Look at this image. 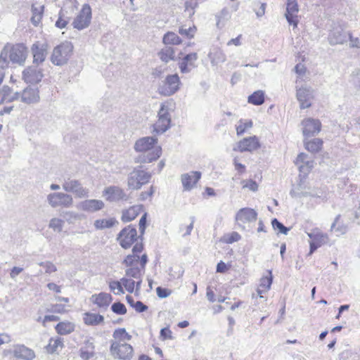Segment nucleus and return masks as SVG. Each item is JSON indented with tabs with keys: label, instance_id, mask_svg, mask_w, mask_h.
Segmentation results:
<instances>
[{
	"label": "nucleus",
	"instance_id": "f257e3e1",
	"mask_svg": "<svg viewBox=\"0 0 360 360\" xmlns=\"http://www.w3.org/2000/svg\"><path fill=\"white\" fill-rule=\"evenodd\" d=\"M131 339L125 328L115 329L110 341V352L113 358L120 360H131L134 356V349L128 343Z\"/></svg>",
	"mask_w": 360,
	"mask_h": 360
},
{
	"label": "nucleus",
	"instance_id": "f03ea898",
	"mask_svg": "<svg viewBox=\"0 0 360 360\" xmlns=\"http://www.w3.org/2000/svg\"><path fill=\"white\" fill-rule=\"evenodd\" d=\"M134 148L140 155L136 162L149 163L158 160L162 154V148L158 145V139L154 136H145L136 141Z\"/></svg>",
	"mask_w": 360,
	"mask_h": 360
},
{
	"label": "nucleus",
	"instance_id": "7ed1b4c3",
	"mask_svg": "<svg viewBox=\"0 0 360 360\" xmlns=\"http://www.w3.org/2000/svg\"><path fill=\"white\" fill-rule=\"evenodd\" d=\"M73 51V46L70 41H64L55 46L51 52V62L57 66L65 65Z\"/></svg>",
	"mask_w": 360,
	"mask_h": 360
},
{
	"label": "nucleus",
	"instance_id": "20e7f679",
	"mask_svg": "<svg viewBox=\"0 0 360 360\" xmlns=\"http://www.w3.org/2000/svg\"><path fill=\"white\" fill-rule=\"evenodd\" d=\"M171 103L164 102L160 105V108L158 113V120L153 124V131L159 134L165 132L169 127L171 124Z\"/></svg>",
	"mask_w": 360,
	"mask_h": 360
},
{
	"label": "nucleus",
	"instance_id": "39448f33",
	"mask_svg": "<svg viewBox=\"0 0 360 360\" xmlns=\"http://www.w3.org/2000/svg\"><path fill=\"white\" fill-rule=\"evenodd\" d=\"M181 82L177 74L169 75L158 85V92L164 96H170L180 89Z\"/></svg>",
	"mask_w": 360,
	"mask_h": 360
},
{
	"label": "nucleus",
	"instance_id": "423d86ee",
	"mask_svg": "<svg viewBox=\"0 0 360 360\" xmlns=\"http://www.w3.org/2000/svg\"><path fill=\"white\" fill-rule=\"evenodd\" d=\"M151 174L140 169H134L127 177L129 189L139 190L143 185L149 182Z\"/></svg>",
	"mask_w": 360,
	"mask_h": 360
},
{
	"label": "nucleus",
	"instance_id": "0eeeda50",
	"mask_svg": "<svg viewBox=\"0 0 360 360\" xmlns=\"http://www.w3.org/2000/svg\"><path fill=\"white\" fill-rule=\"evenodd\" d=\"M46 202L52 208L70 207L73 204L72 195L62 192L51 193L46 196Z\"/></svg>",
	"mask_w": 360,
	"mask_h": 360
},
{
	"label": "nucleus",
	"instance_id": "6e6552de",
	"mask_svg": "<svg viewBox=\"0 0 360 360\" xmlns=\"http://www.w3.org/2000/svg\"><path fill=\"white\" fill-rule=\"evenodd\" d=\"M309 238L310 250L309 255H312L315 250L323 245L328 243L329 237L328 234L322 232L319 229L315 228L311 232L307 233Z\"/></svg>",
	"mask_w": 360,
	"mask_h": 360
},
{
	"label": "nucleus",
	"instance_id": "1a4fd4ad",
	"mask_svg": "<svg viewBox=\"0 0 360 360\" xmlns=\"http://www.w3.org/2000/svg\"><path fill=\"white\" fill-rule=\"evenodd\" d=\"M117 239L122 248H129L137 240L136 229L131 226H128L120 232Z\"/></svg>",
	"mask_w": 360,
	"mask_h": 360
},
{
	"label": "nucleus",
	"instance_id": "9d476101",
	"mask_svg": "<svg viewBox=\"0 0 360 360\" xmlns=\"http://www.w3.org/2000/svg\"><path fill=\"white\" fill-rule=\"evenodd\" d=\"M91 20V8L88 4H84L72 22L73 27L82 30L90 25Z\"/></svg>",
	"mask_w": 360,
	"mask_h": 360
},
{
	"label": "nucleus",
	"instance_id": "9b49d317",
	"mask_svg": "<svg viewBox=\"0 0 360 360\" xmlns=\"http://www.w3.org/2000/svg\"><path fill=\"white\" fill-rule=\"evenodd\" d=\"M257 218V212L252 208L244 207L240 209L235 217L237 225L242 229H245V224L255 221Z\"/></svg>",
	"mask_w": 360,
	"mask_h": 360
},
{
	"label": "nucleus",
	"instance_id": "f8f14e48",
	"mask_svg": "<svg viewBox=\"0 0 360 360\" xmlns=\"http://www.w3.org/2000/svg\"><path fill=\"white\" fill-rule=\"evenodd\" d=\"M301 124L302 134L305 139L318 134L321 129V123L318 119L305 118L302 121Z\"/></svg>",
	"mask_w": 360,
	"mask_h": 360
},
{
	"label": "nucleus",
	"instance_id": "ddd939ff",
	"mask_svg": "<svg viewBox=\"0 0 360 360\" xmlns=\"http://www.w3.org/2000/svg\"><path fill=\"white\" fill-rule=\"evenodd\" d=\"M63 188L66 192L72 193L78 198L89 196V190L84 187L81 183L75 179L65 180L63 184Z\"/></svg>",
	"mask_w": 360,
	"mask_h": 360
},
{
	"label": "nucleus",
	"instance_id": "4468645a",
	"mask_svg": "<svg viewBox=\"0 0 360 360\" xmlns=\"http://www.w3.org/2000/svg\"><path fill=\"white\" fill-rule=\"evenodd\" d=\"M33 57V64L39 65L42 64L48 54V44L40 41L34 42L30 48Z\"/></svg>",
	"mask_w": 360,
	"mask_h": 360
},
{
	"label": "nucleus",
	"instance_id": "2eb2a0df",
	"mask_svg": "<svg viewBox=\"0 0 360 360\" xmlns=\"http://www.w3.org/2000/svg\"><path fill=\"white\" fill-rule=\"evenodd\" d=\"M43 77V69L34 64L26 68L22 72V79L26 83L37 84L41 81Z\"/></svg>",
	"mask_w": 360,
	"mask_h": 360
},
{
	"label": "nucleus",
	"instance_id": "dca6fc26",
	"mask_svg": "<svg viewBox=\"0 0 360 360\" xmlns=\"http://www.w3.org/2000/svg\"><path fill=\"white\" fill-rule=\"evenodd\" d=\"M27 53V47L22 44H15L8 49L10 60L19 65H22L25 63Z\"/></svg>",
	"mask_w": 360,
	"mask_h": 360
},
{
	"label": "nucleus",
	"instance_id": "f3484780",
	"mask_svg": "<svg viewBox=\"0 0 360 360\" xmlns=\"http://www.w3.org/2000/svg\"><path fill=\"white\" fill-rule=\"evenodd\" d=\"M105 203L101 200L86 199L78 202L76 205L77 210L88 213H94L103 210Z\"/></svg>",
	"mask_w": 360,
	"mask_h": 360
},
{
	"label": "nucleus",
	"instance_id": "a211bd4d",
	"mask_svg": "<svg viewBox=\"0 0 360 360\" xmlns=\"http://www.w3.org/2000/svg\"><path fill=\"white\" fill-rule=\"evenodd\" d=\"M297 99L300 102V106L302 109L308 108L311 105L314 99V90L309 86H304L297 89Z\"/></svg>",
	"mask_w": 360,
	"mask_h": 360
},
{
	"label": "nucleus",
	"instance_id": "6ab92c4d",
	"mask_svg": "<svg viewBox=\"0 0 360 360\" xmlns=\"http://www.w3.org/2000/svg\"><path fill=\"white\" fill-rule=\"evenodd\" d=\"M260 147L259 139L256 136L244 138L237 143V147L233 148L234 150L240 152H252Z\"/></svg>",
	"mask_w": 360,
	"mask_h": 360
},
{
	"label": "nucleus",
	"instance_id": "aec40b11",
	"mask_svg": "<svg viewBox=\"0 0 360 360\" xmlns=\"http://www.w3.org/2000/svg\"><path fill=\"white\" fill-rule=\"evenodd\" d=\"M299 6L297 0H288L286 4V13L285 16L288 22L297 27L298 20Z\"/></svg>",
	"mask_w": 360,
	"mask_h": 360
},
{
	"label": "nucleus",
	"instance_id": "412c9836",
	"mask_svg": "<svg viewBox=\"0 0 360 360\" xmlns=\"http://www.w3.org/2000/svg\"><path fill=\"white\" fill-rule=\"evenodd\" d=\"M200 177L201 173L196 171H191L181 174V181L184 191H189L192 190L196 186Z\"/></svg>",
	"mask_w": 360,
	"mask_h": 360
},
{
	"label": "nucleus",
	"instance_id": "4be33fe9",
	"mask_svg": "<svg viewBox=\"0 0 360 360\" xmlns=\"http://www.w3.org/2000/svg\"><path fill=\"white\" fill-rule=\"evenodd\" d=\"M103 195L105 198L106 200L110 202H115L127 199V195L124 190L115 186H111L105 188L103 191Z\"/></svg>",
	"mask_w": 360,
	"mask_h": 360
},
{
	"label": "nucleus",
	"instance_id": "5701e85b",
	"mask_svg": "<svg viewBox=\"0 0 360 360\" xmlns=\"http://www.w3.org/2000/svg\"><path fill=\"white\" fill-rule=\"evenodd\" d=\"M90 301L101 310H106L112 301V297L110 293L101 292L92 295Z\"/></svg>",
	"mask_w": 360,
	"mask_h": 360
},
{
	"label": "nucleus",
	"instance_id": "b1692460",
	"mask_svg": "<svg viewBox=\"0 0 360 360\" xmlns=\"http://www.w3.org/2000/svg\"><path fill=\"white\" fill-rule=\"evenodd\" d=\"M20 101L25 104L37 103L40 100L39 91L37 88L27 87L20 93Z\"/></svg>",
	"mask_w": 360,
	"mask_h": 360
},
{
	"label": "nucleus",
	"instance_id": "393cba45",
	"mask_svg": "<svg viewBox=\"0 0 360 360\" xmlns=\"http://www.w3.org/2000/svg\"><path fill=\"white\" fill-rule=\"evenodd\" d=\"M198 59L196 53H191L185 56L179 63V68L181 73H188L195 68V63Z\"/></svg>",
	"mask_w": 360,
	"mask_h": 360
},
{
	"label": "nucleus",
	"instance_id": "a878e982",
	"mask_svg": "<svg viewBox=\"0 0 360 360\" xmlns=\"http://www.w3.org/2000/svg\"><path fill=\"white\" fill-rule=\"evenodd\" d=\"M13 354L15 358L22 360H33L36 356L34 352L24 345H15Z\"/></svg>",
	"mask_w": 360,
	"mask_h": 360
},
{
	"label": "nucleus",
	"instance_id": "bb28decb",
	"mask_svg": "<svg viewBox=\"0 0 360 360\" xmlns=\"http://www.w3.org/2000/svg\"><path fill=\"white\" fill-rule=\"evenodd\" d=\"M295 164L301 172L307 174L314 167V162L309 159L307 154L301 153L296 158Z\"/></svg>",
	"mask_w": 360,
	"mask_h": 360
},
{
	"label": "nucleus",
	"instance_id": "cd10ccee",
	"mask_svg": "<svg viewBox=\"0 0 360 360\" xmlns=\"http://www.w3.org/2000/svg\"><path fill=\"white\" fill-rule=\"evenodd\" d=\"M349 33L344 32L341 28L334 29L328 36L330 45L342 44L348 39Z\"/></svg>",
	"mask_w": 360,
	"mask_h": 360
},
{
	"label": "nucleus",
	"instance_id": "c85d7f7f",
	"mask_svg": "<svg viewBox=\"0 0 360 360\" xmlns=\"http://www.w3.org/2000/svg\"><path fill=\"white\" fill-rule=\"evenodd\" d=\"M143 245L142 243H136L132 249L133 254L128 255L124 263L127 266H136L137 264L139 262V255L143 250Z\"/></svg>",
	"mask_w": 360,
	"mask_h": 360
},
{
	"label": "nucleus",
	"instance_id": "c756f323",
	"mask_svg": "<svg viewBox=\"0 0 360 360\" xmlns=\"http://www.w3.org/2000/svg\"><path fill=\"white\" fill-rule=\"evenodd\" d=\"M290 195L292 198H302L308 195L319 198L321 197V195H319L318 193H314L307 191L302 181H300V182L297 185L293 186L290 192Z\"/></svg>",
	"mask_w": 360,
	"mask_h": 360
},
{
	"label": "nucleus",
	"instance_id": "7c9ffc66",
	"mask_svg": "<svg viewBox=\"0 0 360 360\" xmlns=\"http://www.w3.org/2000/svg\"><path fill=\"white\" fill-rule=\"evenodd\" d=\"M142 205H136L122 212V220L124 222H129L134 220L138 214L143 211Z\"/></svg>",
	"mask_w": 360,
	"mask_h": 360
},
{
	"label": "nucleus",
	"instance_id": "2f4dec72",
	"mask_svg": "<svg viewBox=\"0 0 360 360\" xmlns=\"http://www.w3.org/2000/svg\"><path fill=\"white\" fill-rule=\"evenodd\" d=\"M94 345L89 340L84 342V345L79 349V356L83 360H89L94 356Z\"/></svg>",
	"mask_w": 360,
	"mask_h": 360
},
{
	"label": "nucleus",
	"instance_id": "473e14b6",
	"mask_svg": "<svg viewBox=\"0 0 360 360\" xmlns=\"http://www.w3.org/2000/svg\"><path fill=\"white\" fill-rule=\"evenodd\" d=\"M44 6L39 4H33L32 6L31 22L34 26H37L41 21L44 14Z\"/></svg>",
	"mask_w": 360,
	"mask_h": 360
},
{
	"label": "nucleus",
	"instance_id": "72a5a7b5",
	"mask_svg": "<svg viewBox=\"0 0 360 360\" xmlns=\"http://www.w3.org/2000/svg\"><path fill=\"white\" fill-rule=\"evenodd\" d=\"M83 321L86 325L94 326L103 323L104 317L98 314L86 312L83 315Z\"/></svg>",
	"mask_w": 360,
	"mask_h": 360
},
{
	"label": "nucleus",
	"instance_id": "f704fd0d",
	"mask_svg": "<svg viewBox=\"0 0 360 360\" xmlns=\"http://www.w3.org/2000/svg\"><path fill=\"white\" fill-rule=\"evenodd\" d=\"M304 146L306 150L311 153H316L321 150L323 146V141L321 139L316 138L309 141L304 139Z\"/></svg>",
	"mask_w": 360,
	"mask_h": 360
},
{
	"label": "nucleus",
	"instance_id": "c9c22d12",
	"mask_svg": "<svg viewBox=\"0 0 360 360\" xmlns=\"http://www.w3.org/2000/svg\"><path fill=\"white\" fill-rule=\"evenodd\" d=\"M340 218L341 216L340 214L338 215L330 226V231H335L337 233V236L345 234L348 230L347 226L340 221Z\"/></svg>",
	"mask_w": 360,
	"mask_h": 360
},
{
	"label": "nucleus",
	"instance_id": "e433bc0d",
	"mask_svg": "<svg viewBox=\"0 0 360 360\" xmlns=\"http://www.w3.org/2000/svg\"><path fill=\"white\" fill-rule=\"evenodd\" d=\"M1 100L0 103L4 102H12L15 100H18L20 98V93L19 92H12V90L10 87L7 86H4L1 91Z\"/></svg>",
	"mask_w": 360,
	"mask_h": 360
},
{
	"label": "nucleus",
	"instance_id": "4c0bfd02",
	"mask_svg": "<svg viewBox=\"0 0 360 360\" xmlns=\"http://www.w3.org/2000/svg\"><path fill=\"white\" fill-rule=\"evenodd\" d=\"M117 224L115 218L98 219L94 221V226L96 230H103L114 226Z\"/></svg>",
	"mask_w": 360,
	"mask_h": 360
},
{
	"label": "nucleus",
	"instance_id": "58836bf2",
	"mask_svg": "<svg viewBox=\"0 0 360 360\" xmlns=\"http://www.w3.org/2000/svg\"><path fill=\"white\" fill-rule=\"evenodd\" d=\"M160 60L165 63L175 60V50L171 46H165L158 53Z\"/></svg>",
	"mask_w": 360,
	"mask_h": 360
},
{
	"label": "nucleus",
	"instance_id": "ea45409f",
	"mask_svg": "<svg viewBox=\"0 0 360 360\" xmlns=\"http://www.w3.org/2000/svg\"><path fill=\"white\" fill-rule=\"evenodd\" d=\"M264 95L262 90H257L248 96V102L255 105H260L264 103Z\"/></svg>",
	"mask_w": 360,
	"mask_h": 360
},
{
	"label": "nucleus",
	"instance_id": "a19ab883",
	"mask_svg": "<svg viewBox=\"0 0 360 360\" xmlns=\"http://www.w3.org/2000/svg\"><path fill=\"white\" fill-rule=\"evenodd\" d=\"M63 347V341L61 338H51L49 340V342L46 346V351L49 353H54L58 351V349H62Z\"/></svg>",
	"mask_w": 360,
	"mask_h": 360
},
{
	"label": "nucleus",
	"instance_id": "79ce46f5",
	"mask_svg": "<svg viewBox=\"0 0 360 360\" xmlns=\"http://www.w3.org/2000/svg\"><path fill=\"white\" fill-rule=\"evenodd\" d=\"M212 65H217L226 60L224 53L219 49H215L211 51L208 55Z\"/></svg>",
	"mask_w": 360,
	"mask_h": 360
},
{
	"label": "nucleus",
	"instance_id": "37998d69",
	"mask_svg": "<svg viewBox=\"0 0 360 360\" xmlns=\"http://www.w3.org/2000/svg\"><path fill=\"white\" fill-rule=\"evenodd\" d=\"M75 330V325L71 322H60L56 326V330L60 335H68Z\"/></svg>",
	"mask_w": 360,
	"mask_h": 360
},
{
	"label": "nucleus",
	"instance_id": "c03bdc74",
	"mask_svg": "<svg viewBox=\"0 0 360 360\" xmlns=\"http://www.w3.org/2000/svg\"><path fill=\"white\" fill-rule=\"evenodd\" d=\"M253 123L251 120H240L236 125V134L240 136L244 134L247 130L252 127Z\"/></svg>",
	"mask_w": 360,
	"mask_h": 360
},
{
	"label": "nucleus",
	"instance_id": "a18cd8bd",
	"mask_svg": "<svg viewBox=\"0 0 360 360\" xmlns=\"http://www.w3.org/2000/svg\"><path fill=\"white\" fill-rule=\"evenodd\" d=\"M162 41L166 45H178L181 43V39L176 34L169 32L164 35Z\"/></svg>",
	"mask_w": 360,
	"mask_h": 360
},
{
	"label": "nucleus",
	"instance_id": "49530a36",
	"mask_svg": "<svg viewBox=\"0 0 360 360\" xmlns=\"http://www.w3.org/2000/svg\"><path fill=\"white\" fill-rule=\"evenodd\" d=\"M273 281V276L271 271H268V275L264 276L259 281L258 288L263 289V291H269Z\"/></svg>",
	"mask_w": 360,
	"mask_h": 360
},
{
	"label": "nucleus",
	"instance_id": "de8ad7c7",
	"mask_svg": "<svg viewBox=\"0 0 360 360\" xmlns=\"http://www.w3.org/2000/svg\"><path fill=\"white\" fill-rule=\"evenodd\" d=\"M65 224L64 220L60 218L53 217L51 218L49 223V227L53 231L60 233L63 231Z\"/></svg>",
	"mask_w": 360,
	"mask_h": 360
},
{
	"label": "nucleus",
	"instance_id": "09e8293b",
	"mask_svg": "<svg viewBox=\"0 0 360 360\" xmlns=\"http://www.w3.org/2000/svg\"><path fill=\"white\" fill-rule=\"evenodd\" d=\"M122 285L121 280L120 281H111L109 282V288L115 295H120L124 293Z\"/></svg>",
	"mask_w": 360,
	"mask_h": 360
},
{
	"label": "nucleus",
	"instance_id": "8fccbe9b",
	"mask_svg": "<svg viewBox=\"0 0 360 360\" xmlns=\"http://www.w3.org/2000/svg\"><path fill=\"white\" fill-rule=\"evenodd\" d=\"M241 239V236L236 231L224 235L221 240L225 243L231 244Z\"/></svg>",
	"mask_w": 360,
	"mask_h": 360
},
{
	"label": "nucleus",
	"instance_id": "3c124183",
	"mask_svg": "<svg viewBox=\"0 0 360 360\" xmlns=\"http://www.w3.org/2000/svg\"><path fill=\"white\" fill-rule=\"evenodd\" d=\"M196 5H197L196 2L193 0L186 1L185 4H184V7H185L184 12L188 17L191 18V16H193L194 15L195 7L196 6Z\"/></svg>",
	"mask_w": 360,
	"mask_h": 360
},
{
	"label": "nucleus",
	"instance_id": "603ef678",
	"mask_svg": "<svg viewBox=\"0 0 360 360\" xmlns=\"http://www.w3.org/2000/svg\"><path fill=\"white\" fill-rule=\"evenodd\" d=\"M125 274L128 278H140V277H141V269L137 266H129V268L126 270Z\"/></svg>",
	"mask_w": 360,
	"mask_h": 360
},
{
	"label": "nucleus",
	"instance_id": "864d4df0",
	"mask_svg": "<svg viewBox=\"0 0 360 360\" xmlns=\"http://www.w3.org/2000/svg\"><path fill=\"white\" fill-rule=\"evenodd\" d=\"M69 22V18L67 17L63 10H60L59 14H58V18L56 22V26L58 28L63 29L65 27V26L68 25Z\"/></svg>",
	"mask_w": 360,
	"mask_h": 360
},
{
	"label": "nucleus",
	"instance_id": "5fc2aeb1",
	"mask_svg": "<svg viewBox=\"0 0 360 360\" xmlns=\"http://www.w3.org/2000/svg\"><path fill=\"white\" fill-rule=\"evenodd\" d=\"M121 281L127 292L129 293L134 292L135 290V281L127 277L121 278Z\"/></svg>",
	"mask_w": 360,
	"mask_h": 360
},
{
	"label": "nucleus",
	"instance_id": "6e6d98bb",
	"mask_svg": "<svg viewBox=\"0 0 360 360\" xmlns=\"http://www.w3.org/2000/svg\"><path fill=\"white\" fill-rule=\"evenodd\" d=\"M111 309L115 314L119 315H124L127 313L125 305L120 302L112 304Z\"/></svg>",
	"mask_w": 360,
	"mask_h": 360
},
{
	"label": "nucleus",
	"instance_id": "4d7b16f0",
	"mask_svg": "<svg viewBox=\"0 0 360 360\" xmlns=\"http://www.w3.org/2000/svg\"><path fill=\"white\" fill-rule=\"evenodd\" d=\"M272 227L274 229H278L279 233H283L284 235H287L289 229L285 227L282 223H281L277 219H274L271 221Z\"/></svg>",
	"mask_w": 360,
	"mask_h": 360
},
{
	"label": "nucleus",
	"instance_id": "13d9d810",
	"mask_svg": "<svg viewBox=\"0 0 360 360\" xmlns=\"http://www.w3.org/2000/svg\"><path fill=\"white\" fill-rule=\"evenodd\" d=\"M9 58L8 49L5 48L3 49L0 54V68L2 69L8 67L9 61L8 58Z\"/></svg>",
	"mask_w": 360,
	"mask_h": 360
},
{
	"label": "nucleus",
	"instance_id": "bf43d9fd",
	"mask_svg": "<svg viewBox=\"0 0 360 360\" xmlns=\"http://www.w3.org/2000/svg\"><path fill=\"white\" fill-rule=\"evenodd\" d=\"M350 82L360 89V68L354 69L350 75Z\"/></svg>",
	"mask_w": 360,
	"mask_h": 360
},
{
	"label": "nucleus",
	"instance_id": "052dcab7",
	"mask_svg": "<svg viewBox=\"0 0 360 360\" xmlns=\"http://www.w3.org/2000/svg\"><path fill=\"white\" fill-rule=\"evenodd\" d=\"M39 265L44 267L45 269V273L48 274H51L57 271L56 265L49 261L39 262Z\"/></svg>",
	"mask_w": 360,
	"mask_h": 360
},
{
	"label": "nucleus",
	"instance_id": "680f3d73",
	"mask_svg": "<svg viewBox=\"0 0 360 360\" xmlns=\"http://www.w3.org/2000/svg\"><path fill=\"white\" fill-rule=\"evenodd\" d=\"M195 31L196 28L195 26L189 27L188 28L181 27L179 30L180 34L186 36L188 38H192L194 36Z\"/></svg>",
	"mask_w": 360,
	"mask_h": 360
},
{
	"label": "nucleus",
	"instance_id": "e2e57ef3",
	"mask_svg": "<svg viewBox=\"0 0 360 360\" xmlns=\"http://www.w3.org/2000/svg\"><path fill=\"white\" fill-rule=\"evenodd\" d=\"M243 188H248L252 191H256L258 189V184L254 180H243L241 181Z\"/></svg>",
	"mask_w": 360,
	"mask_h": 360
},
{
	"label": "nucleus",
	"instance_id": "0e129e2a",
	"mask_svg": "<svg viewBox=\"0 0 360 360\" xmlns=\"http://www.w3.org/2000/svg\"><path fill=\"white\" fill-rule=\"evenodd\" d=\"M194 219H193L191 222L188 225H181L180 227V231L182 233V236L186 237L191 235V231L193 229Z\"/></svg>",
	"mask_w": 360,
	"mask_h": 360
},
{
	"label": "nucleus",
	"instance_id": "69168bd1",
	"mask_svg": "<svg viewBox=\"0 0 360 360\" xmlns=\"http://www.w3.org/2000/svg\"><path fill=\"white\" fill-rule=\"evenodd\" d=\"M155 191V188L151 186L149 189L146 191L141 192L139 195V199L142 201L147 200L148 198H151Z\"/></svg>",
	"mask_w": 360,
	"mask_h": 360
},
{
	"label": "nucleus",
	"instance_id": "338daca9",
	"mask_svg": "<svg viewBox=\"0 0 360 360\" xmlns=\"http://www.w3.org/2000/svg\"><path fill=\"white\" fill-rule=\"evenodd\" d=\"M160 338L163 340H172V332L169 328H162L160 333Z\"/></svg>",
	"mask_w": 360,
	"mask_h": 360
},
{
	"label": "nucleus",
	"instance_id": "774afa93",
	"mask_svg": "<svg viewBox=\"0 0 360 360\" xmlns=\"http://www.w3.org/2000/svg\"><path fill=\"white\" fill-rule=\"evenodd\" d=\"M348 39H349V46L351 48L360 49V37H354L351 34H349Z\"/></svg>",
	"mask_w": 360,
	"mask_h": 360
}]
</instances>
